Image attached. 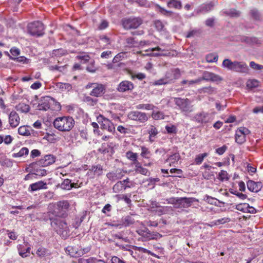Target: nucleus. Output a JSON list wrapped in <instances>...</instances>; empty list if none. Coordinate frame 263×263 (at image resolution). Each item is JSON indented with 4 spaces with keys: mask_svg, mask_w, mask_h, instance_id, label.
Wrapping results in <instances>:
<instances>
[{
    "mask_svg": "<svg viewBox=\"0 0 263 263\" xmlns=\"http://www.w3.org/2000/svg\"><path fill=\"white\" fill-rule=\"evenodd\" d=\"M218 178L221 181H223L224 180H228L229 179V178L228 177V173L227 172V171L224 170H222L220 171V172L219 173Z\"/></svg>",
    "mask_w": 263,
    "mask_h": 263,
    "instance_id": "nucleus-52",
    "label": "nucleus"
},
{
    "mask_svg": "<svg viewBox=\"0 0 263 263\" xmlns=\"http://www.w3.org/2000/svg\"><path fill=\"white\" fill-rule=\"evenodd\" d=\"M128 2L131 3H136L140 7H148L149 6L147 0H128Z\"/></svg>",
    "mask_w": 263,
    "mask_h": 263,
    "instance_id": "nucleus-43",
    "label": "nucleus"
},
{
    "mask_svg": "<svg viewBox=\"0 0 263 263\" xmlns=\"http://www.w3.org/2000/svg\"><path fill=\"white\" fill-rule=\"evenodd\" d=\"M222 67L228 70L239 73H248L249 67L245 62L232 61L229 59H225L222 63Z\"/></svg>",
    "mask_w": 263,
    "mask_h": 263,
    "instance_id": "nucleus-1",
    "label": "nucleus"
},
{
    "mask_svg": "<svg viewBox=\"0 0 263 263\" xmlns=\"http://www.w3.org/2000/svg\"><path fill=\"white\" fill-rule=\"evenodd\" d=\"M250 66L251 68L256 70H261V69H263L262 65L256 64L253 61L250 63Z\"/></svg>",
    "mask_w": 263,
    "mask_h": 263,
    "instance_id": "nucleus-63",
    "label": "nucleus"
},
{
    "mask_svg": "<svg viewBox=\"0 0 263 263\" xmlns=\"http://www.w3.org/2000/svg\"><path fill=\"white\" fill-rule=\"evenodd\" d=\"M174 102L185 114L190 113L193 110V106L191 105V101L187 98H174Z\"/></svg>",
    "mask_w": 263,
    "mask_h": 263,
    "instance_id": "nucleus-5",
    "label": "nucleus"
},
{
    "mask_svg": "<svg viewBox=\"0 0 263 263\" xmlns=\"http://www.w3.org/2000/svg\"><path fill=\"white\" fill-rule=\"evenodd\" d=\"M76 187V184L72 183L71 180L68 179H64L63 182L61 184V187L64 190H69L72 187Z\"/></svg>",
    "mask_w": 263,
    "mask_h": 263,
    "instance_id": "nucleus-31",
    "label": "nucleus"
},
{
    "mask_svg": "<svg viewBox=\"0 0 263 263\" xmlns=\"http://www.w3.org/2000/svg\"><path fill=\"white\" fill-rule=\"evenodd\" d=\"M141 156L146 159H148L151 156V152L147 148L145 147H141Z\"/></svg>",
    "mask_w": 263,
    "mask_h": 263,
    "instance_id": "nucleus-55",
    "label": "nucleus"
},
{
    "mask_svg": "<svg viewBox=\"0 0 263 263\" xmlns=\"http://www.w3.org/2000/svg\"><path fill=\"white\" fill-rule=\"evenodd\" d=\"M208 156L206 153L198 155L195 158V162L197 164H200L203 161L204 158Z\"/></svg>",
    "mask_w": 263,
    "mask_h": 263,
    "instance_id": "nucleus-57",
    "label": "nucleus"
},
{
    "mask_svg": "<svg viewBox=\"0 0 263 263\" xmlns=\"http://www.w3.org/2000/svg\"><path fill=\"white\" fill-rule=\"evenodd\" d=\"M152 117L154 120H162L164 119L163 112L160 111H153Z\"/></svg>",
    "mask_w": 263,
    "mask_h": 263,
    "instance_id": "nucleus-45",
    "label": "nucleus"
},
{
    "mask_svg": "<svg viewBox=\"0 0 263 263\" xmlns=\"http://www.w3.org/2000/svg\"><path fill=\"white\" fill-rule=\"evenodd\" d=\"M237 41L245 42L249 45H260L261 44V41L256 37L241 36L239 37V39Z\"/></svg>",
    "mask_w": 263,
    "mask_h": 263,
    "instance_id": "nucleus-23",
    "label": "nucleus"
},
{
    "mask_svg": "<svg viewBox=\"0 0 263 263\" xmlns=\"http://www.w3.org/2000/svg\"><path fill=\"white\" fill-rule=\"evenodd\" d=\"M143 23L140 17H130L124 18L122 21L123 28L125 29H136Z\"/></svg>",
    "mask_w": 263,
    "mask_h": 263,
    "instance_id": "nucleus-8",
    "label": "nucleus"
},
{
    "mask_svg": "<svg viewBox=\"0 0 263 263\" xmlns=\"http://www.w3.org/2000/svg\"><path fill=\"white\" fill-rule=\"evenodd\" d=\"M16 107L17 110H20L22 112H28L30 110L29 106L24 103L19 104Z\"/></svg>",
    "mask_w": 263,
    "mask_h": 263,
    "instance_id": "nucleus-44",
    "label": "nucleus"
},
{
    "mask_svg": "<svg viewBox=\"0 0 263 263\" xmlns=\"http://www.w3.org/2000/svg\"><path fill=\"white\" fill-rule=\"evenodd\" d=\"M218 59V55L214 54H209L205 57L206 61L208 63L216 62L217 61Z\"/></svg>",
    "mask_w": 263,
    "mask_h": 263,
    "instance_id": "nucleus-51",
    "label": "nucleus"
},
{
    "mask_svg": "<svg viewBox=\"0 0 263 263\" xmlns=\"http://www.w3.org/2000/svg\"><path fill=\"white\" fill-rule=\"evenodd\" d=\"M113 192L115 193H120L123 191H125L124 186L122 181H118L112 187Z\"/></svg>",
    "mask_w": 263,
    "mask_h": 263,
    "instance_id": "nucleus-37",
    "label": "nucleus"
},
{
    "mask_svg": "<svg viewBox=\"0 0 263 263\" xmlns=\"http://www.w3.org/2000/svg\"><path fill=\"white\" fill-rule=\"evenodd\" d=\"M197 201H198V200L193 197H179L176 208H187L191 206L193 202Z\"/></svg>",
    "mask_w": 263,
    "mask_h": 263,
    "instance_id": "nucleus-13",
    "label": "nucleus"
},
{
    "mask_svg": "<svg viewBox=\"0 0 263 263\" xmlns=\"http://www.w3.org/2000/svg\"><path fill=\"white\" fill-rule=\"evenodd\" d=\"M18 250L19 254L22 257H26L29 255L30 248L29 247L24 246L23 245H19L18 246Z\"/></svg>",
    "mask_w": 263,
    "mask_h": 263,
    "instance_id": "nucleus-30",
    "label": "nucleus"
},
{
    "mask_svg": "<svg viewBox=\"0 0 263 263\" xmlns=\"http://www.w3.org/2000/svg\"><path fill=\"white\" fill-rule=\"evenodd\" d=\"M92 171L95 174H97L98 176H100L102 174L103 168L100 164H98L92 166Z\"/></svg>",
    "mask_w": 263,
    "mask_h": 263,
    "instance_id": "nucleus-56",
    "label": "nucleus"
},
{
    "mask_svg": "<svg viewBox=\"0 0 263 263\" xmlns=\"http://www.w3.org/2000/svg\"><path fill=\"white\" fill-rule=\"evenodd\" d=\"M229 191L231 194L235 195L241 200H244L247 198V195L242 193H239L237 191L234 190L233 189H230Z\"/></svg>",
    "mask_w": 263,
    "mask_h": 263,
    "instance_id": "nucleus-53",
    "label": "nucleus"
},
{
    "mask_svg": "<svg viewBox=\"0 0 263 263\" xmlns=\"http://www.w3.org/2000/svg\"><path fill=\"white\" fill-rule=\"evenodd\" d=\"M55 157L51 154L45 155L37 162L42 167H45L53 164L55 161Z\"/></svg>",
    "mask_w": 263,
    "mask_h": 263,
    "instance_id": "nucleus-20",
    "label": "nucleus"
},
{
    "mask_svg": "<svg viewBox=\"0 0 263 263\" xmlns=\"http://www.w3.org/2000/svg\"><path fill=\"white\" fill-rule=\"evenodd\" d=\"M248 189L252 192L257 193L262 188V183L261 182H255L249 180L247 182Z\"/></svg>",
    "mask_w": 263,
    "mask_h": 263,
    "instance_id": "nucleus-22",
    "label": "nucleus"
},
{
    "mask_svg": "<svg viewBox=\"0 0 263 263\" xmlns=\"http://www.w3.org/2000/svg\"><path fill=\"white\" fill-rule=\"evenodd\" d=\"M235 141L239 144L243 143L246 141V136L242 134L240 132L236 130L235 134Z\"/></svg>",
    "mask_w": 263,
    "mask_h": 263,
    "instance_id": "nucleus-38",
    "label": "nucleus"
},
{
    "mask_svg": "<svg viewBox=\"0 0 263 263\" xmlns=\"http://www.w3.org/2000/svg\"><path fill=\"white\" fill-rule=\"evenodd\" d=\"M136 168L135 171L137 173H139L141 174L147 176L148 175L149 172L148 170L146 168L142 167L139 162H137V163L135 164Z\"/></svg>",
    "mask_w": 263,
    "mask_h": 263,
    "instance_id": "nucleus-35",
    "label": "nucleus"
},
{
    "mask_svg": "<svg viewBox=\"0 0 263 263\" xmlns=\"http://www.w3.org/2000/svg\"><path fill=\"white\" fill-rule=\"evenodd\" d=\"M259 82L256 80H249L247 82V86L249 88H254L258 87Z\"/></svg>",
    "mask_w": 263,
    "mask_h": 263,
    "instance_id": "nucleus-49",
    "label": "nucleus"
},
{
    "mask_svg": "<svg viewBox=\"0 0 263 263\" xmlns=\"http://www.w3.org/2000/svg\"><path fill=\"white\" fill-rule=\"evenodd\" d=\"M11 59H13L14 60L16 61V62L19 63H22L23 64H27L29 62L30 60L26 58L25 57L22 56L19 57L18 58H12L10 57Z\"/></svg>",
    "mask_w": 263,
    "mask_h": 263,
    "instance_id": "nucleus-59",
    "label": "nucleus"
},
{
    "mask_svg": "<svg viewBox=\"0 0 263 263\" xmlns=\"http://www.w3.org/2000/svg\"><path fill=\"white\" fill-rule=\"evenodd\" d=\"M74 120L70 116H63L55 118L53 121L54 127L62 132H69L74 126Z\"/></svg>",
    "mask_w": 263,
    "mask_h": 263,
    "instance_id": "nucleus-4",
    "label": "nucleus"
},
{
    "mask_svg": "<svg viewBox=\"0 0 263 263\" xmlns=\"http://www.w3.org/2000/svg\"><path fill=\"white\" fill-rule=\"evenodd\" d=\"M86 88H92V90L90 92V95L96 97H100L102 96L105 92L106 87L104 85L98 83H88Z\"/></svg>",
    "mask_w": 263,
    "mask_h": 263,
    "instance_id": "nucleus-7",
    "label": "nucleus"
},
{
    "mask_svg": "<svg viewBox=\"0 0 263 263\" xmlns=\"http://www.w3.org/2000/svg\"><path fill=\"white\" fill-rule=\"evenodd\" d=\"M168 8L180 9L182 7L181 2L178 0H170L167 3Z\"/></svg>",
    "mask_w": 263,
    "mask_h": 263,
    "instance_id": "nucleus-32",
    "label": "nucleus"
},
{
    "mask_svg": "<svg viewBox=\"0 0 263 263\" xmlns=\"http://www.w3.org/2000/svg\"><path fill=\"white\" fill-rule=\"evenodd\" d=\"M49 217L51 214L55 217H65L69 207V204L67 200L58 201L54 204L49 205Z\"/></svg>",
    "mask_w": 263,
    "mask_h": 263,
    "instance_id": "nucleus-2",
    "label": "nucleus"
},
{
    "mask_svg": "<svg viewBox=\"0 0 263 263\" xmlns=\"http://www.w3.org/2000/svg\"><path fill=\"white\" fill-rule=\"evenodd\" d=\"M249 208V204L248 203H239L236 205L235 209L242 212H247L248 209Z\"/></svg>",
    "mask_w": 263,
    "mask_h": 263,
    "instance_id": "nucleus-46",
    "label": "nucleus"
},
{
    "mask_svg": "<svg viewBox=\"0 0 263 263\" xmlns=\"http://www.w3.org/2000/svg\"><path fill=\"white\" fill-rule=\"evenodd\" d=\"M152 104H139L136 106L137 109L153 110L155 108Z\"/></svg>",
    "mask_w": 263,
    "mask_h": 263,
    "instance_id": "nucleus-40",
    "label": "nucleus"
},
{
    "mask_svg": "<svg viewBox=\"0 0 263 263\" xmlns=\"http://www.w3.org/2000/svg\"><path fill=\"white\" fill-rule=\"evenodd\" d=\"M66 51L62 48L53 50L52 52V56H61L66 53Z\"/></svg>",
    "mask_w": 263,
    "mask_h": 263,
    "instance_id": "nucleus-60",
    "label": "nucleus"
},
{
    "mask_svg": "<svg viewBox=\"0 0 263 263\" xmlns=\"http://www.w3.org/2000/svg\"><path fill=\"white\" fill-rule=\"evenodd\" d=\"M215 5V3L214 2L202 4L198 7L197 12L201 13H208L214 9Z\"/></svg>",
    "mask_w": 263,
    "mask_h": 263,
    "instance_id": "nucleus-21",
    "label": "nucleus"
},
{
    "mask_svg": "<svg viewBox=\"0 0 263 263\" xmlns=\"http://www.w3.org/2000/svg\"><path fill=\"white\" fill-rule=\"evenodd\" d=\"M47 250L43 247H40L36 251V254L39 257H43L47 254Z\"/></svg>",
    "mask_w": 263,
    "mask_h": 263,
    "instance_id": "nucleus-64",
    "label": "nucleus"
},
{
    "mask_svg": "<svg viewBox=\"0 0 263 263\" xmlns=\"http://www.w3.org/2000/svg\"><path fill=\"white\" fill-rule=\"evenodd\" d=\"M76 58L81 61L82 63H85L88 62L90 60V57L87 54L77 55Z\"/></svg>",
    "mask_w": 263,
    "mask_h": 263,
    "instance_id": "nucleus-58",
    "label": "nucleus"
},
{
    "mask_svg": "<svg viewBox=\"0 0 263 263\" xmlns=\"http://www.w3.org/2000/svg\"><path fill=\"white\" fill-rule=\"evenodd\" d=\"M39 163L37 161L30 163L28 167L26 168L27 172H33V174L40 177L45 176L47 174V171L46 170L43 168H38Z\"/></svg>",
    "mask_w": 263,
    "mask_h": 263,
    "instance_id": "nucleus-12",
    "label": "nucleus"
},
{
    "mask_svg": "<svg viewBox=\"0 0 263 263\" xmlns=\"http://www.w3.org/2000/svg\"><path fill=\"white\" fill-rule=\"evenodd\" d=\"M95 61L94 60H92L90 64L87 66L86 70L89 72L94 73L95 72L97 69L94 65Z\"/></svg>",
    "mask_w": 263,
    "mask_h": 263,
    "instance_id": "nucleus-61",
    "label": "nucleus"
},
{
    "mask_svg": "<svg viewBox=\"0 0 263 263\" xmlns=\"http://www.w3.org/2000/svg\"><path fill=\"white\" fill-rule=\"evenodd\" d=\"M200 83V79H196L194 80H183L180 82L181 86L186 85L187 87H190L195 84Z\"/></svg>",
    "mask_w": 263,
    "mask_h": 263,
    "instance_id": "nucleus-41",
    "label": "nucleus"
},
{
    "mask_svg": "<svg viewBox=\"0 0 263 263\" xmlns=\"http://www.w3.org/2000/svg\"><path fill=\"white\" fill-rule=\"evenodd\" d=\"M124 186V190L127 188H131L134 186L135 183L133 181H130L128 178L122 181Z\"/></svg>",
    "mask_w": 263,
    "mask_h": 263,
    "instance_id": "nucleus-50",
    "label": "nucleus"
},
{
    "mask_svg": "<svg viewBox=\"0 0 263 263\" xmlns=\"http://www.w3.org/2000/svg\"><path fill=\"white\" fill-rule=\"evenodd\" d=\"M134 88V84L129 81H123L120 82L117 88V90L120 92L132 91Z\"/></svg>",
    "mask_w": 263,
    "mask_h": 263,
    "instance_id": "nucleus-17",
    "label": "nucleus"
},
{
    "mask_svg": "<svg viewBox=\"0 0 263 263\" xmlns=\"http://www.w3.org/2000/svg\"><path fill=\"white\" fill-rule=\"evenodd\" d=\"M29 154V149L27 147H23L22 148L18 153H13L12 154V157L16 158V157H22L25 156H27Z\"/></svg>",
    "mask_w": 263,
    "mask_h": 263,
    "instance_id": "nucleus-36",
    "label": "nucleus"
},
{
    "mask_svg": "<svg viewBox=\"0 0 263 263\" xmlns=\"http://www.w3.org/2000/svg\"><path fill=\"white\" fill-rule=\"evenodd\" d=\"M51 226L63 238L66 239L69 234V229L63 219L58 217H49Z\"/></svg>",
    "mask_w": 263,
    "mask_h": 263,
    "instance_id": "nucleus-3",
    "label": "nucleus"
},
{
    "mask_svg": "<svg viewBox=\"0 0 263 263\" xmlns=\"http://www.w3.org/2000/svg\"><path fill=\"white\" fill-rule=\"evenodd\" d=\"M147 133L149 134V141L151 142H153L155 141L156 136L158 134L157 129L154 125H151L148 126Z\"/></svg>",
    "mask_w": 263,
    "mask_h": 263,
    "instance_id": "nucleus-26",
    "label": "nucleus"
},
{
    "mask_svg": "<svg viewBox=\"0 0 263 263\" xmlns=\"http://www.w3.org/2000/svg\"><path fill=\"white\" fill-rule=\"evenodd\" d=\"M53 101V99L49 96L42 97L37 106V109L39 110L46 111L50 108Z\"/></svg>",
    "mask_w": 263,
    "mask_h": 263,
    "instance_id": "nucleus-14",
    "label": "nucleus"
},
{
    "mask_svg": "<svg viewBox=\"0 0 263 263\" xmlns=\"http://www.w3.org/2000/svg\"><path fill=\"white\" fill-rule=\"evenodd\" d=\"M97 119L98 121H101L102 122V126L104 129H107L108 132L112 133L115 132V127L112 123L108 119L105 118L102 115H100Z\"/></svg>",
    "mask_w": 263,
    "mask_h": 263,
    "instance_id": "nucleus-18",
    "label": "nucleus"
},
{
    "mask_svg": "<svg viewBox=\"0 0 263 263\" xmlns=\"http://www.w3.org/2000/svg\"><path fill=\"white\" fill-rule=\"evenodd\" d=\"M127 117L131 120L135 121L140 123L146 122L149 119V117L146 113L138 110L130 111L127 115Z\"/></svg>",
    "mask_w": 263,
    "mask_h": 263,
    "instance_id": "nucleus-10",
    "label": "nucleus"
},
{
    "mask_svg": "<svg viewBox=\"0 0 263 263\" xmlns=\"http://www.w3.org/2000/svg\"><path fill=\"white\" fill-rule=\"evenodd\" d=\"M168 84L173 83L180 77V71L178 68L171 69L166 71L164 76Z\"/></svg>",
    "mask_w": 263,
    "mask_h": 263,
    "instance_id": "nucleus-15",
    "label": "nucleus"
},
{
    "mask_svg": "<svg viewBox=\"0 0 263 263\" xmlns=\"http://www.w3.org/2000/svg\"><path fill=\"white\" fill-rule=\"evenodd\" d=\"M33 131V130L30 127L27 126H22L18 128V133L24 136L31 135V132Z\"/></svg>",
    "mask_w": 263,
    "mask_h": 263,
    "instance_id": "nucleus-28",
    "label": "nucleus"
},
{
    "mask_svg": "<svg viewBox=\"0 0 263 263\" xmlns=\"http://www.w3.org/2000/svg\"><path fill=\"white\" fill-rule=\"evenodd\" d=\"M56 87L61 91H69L72 89L71 84L66 83L59 82L56 84Z\"/></svg>",
    "mask_w": 263,
    "mask_h": 263,
    "instance_id": "nucleus-34",
    "label": "nucleus"
},
{
    "mask_svg": "<svg viewBox=\"0 0 263 263\" xmlns=\"http://www.w3.org/2000/svg\"><path fill=\"white\" fill-rule=\"evenodd\" d=\"M135 215H130L125 216L122 219V226L124 227H128L130 225L133 224L135 222V219L134 218Z\"/></svg>",
    "mask_w": 263,
    "mask_h": 263,
    "instance_id": "nucleus-27",
    "label": "nucleus"
},
{
    "mask_svg": "<svg viewBox=\"0 0 263 263\" xmlns=\"http://www.w3.org/2000/svg\"><path fill=\"white\" fill-rule=\"evenodd\" d=\"M170 173L172 174L175 173L176 174V176H171V175H166L164 176L166 177H181V175L182 174V171L180 169L178 168H171L170 171Z\"/></svg>",
    "mask_w": 263,
    "mask_h": 263,
    "instance_id": "nucleus-48",
    "label": "nucleus"
},
{
    "mask_svg": "<svg viewBox=\"0 0 263 263\" xmlns=\"http://www.w3.org/2000/svg\"><path fill=\"white\" fill-rule=\"evenodd\" d=\"M46 182L43 181H39L30 184L28 190L30 192H34L42 189H47Z\"/></svg>",
    "mask_w": 263,
    "mask_h": 263,
    "instance_id": "nucleus-24",
    "label": "nucleus"
},
{
    "mask_svg": "<svg viewBox=\"0 0 263 263\" xmlns=\"http://www.w3.org/2000/svg\"><path fill=\"white\" fill-rule=\"evenodd\" d=\"M155 9L157 11L160 13L161 14L169 17L172 16L173 13L172 11H168L162 8L160 5L156 4L155 5Z\"/></svg>",
    "mask_w": 263,
    "mask_h": 263,
    "instance_id": "nucleus-33",
    "label": "nucleus"
},
{
    "mask_svg": "<svg viewBox=\"0 0 263 263\" xmlns=\"http://www.w3.org/2000/svg\"><path fill=\"white\" fill-rule=\"evenodd\" d=\"M180 158L179 154L175 153L170 155L166 160V162H170V165H171V163H174L175 162H177L179 160Z\"/></svg>",
    "mask_w": 263,
    "mask_h": 263,
    "instance_id": "nucleus-39",
    "label": "nucleus"
},
{
    "mask_svg": "<svg viewBox=\"0 0 263 263\" xmlns=\"http://www.w3.org/2000/svg\"><path fill=\"white\" fill-rule=\"evenodd\" d=\"M136 232L139 235L143 237L145 240L158 239L162 237V235L159 233L151 232L147 228H144L143 229H139Z\"/></svg>",
    "mask_w": 263,
    "mask_h": 263,
    "instance_id": "nucleus-11",
    "label": "nucleus"
},
{
    "mask_svg": "<svg viewBox=\"0 0 263 263\" xmlns=\"http://www.w3.org/2000/svg\"><path fill=\"white\" fill-rule=\"evenodd\" d=\"M224 13L227 15L234 17H238L240 14V12L239 11L234 9H231L226 11Z\"/></svg>",
    "mask_w": 263,
    "mask_h": 263,
    "instance_id": "nucleus-42",
    "label": "nucleus"
},
{
    "mask_svg": "<svg viewBox=\"0 0 263 263\" xmlns=\"http://www.w3.org/2000/svg\"><path fill=\"white\" fill-rule=\"evenodd\" d=\"M107 177L111 181L121 179L124 174L121 170H117L115 172H110L106 175Z\"/></svg>",
    "mask_w": 263,
    "mask_h": 263,
    "instance_id": "nucleus-25",
    "label": "nucleus"
},
{
    "mask_svg": "<svg viewBox=\"0 0 263 263\" xmlns=\"http://www.w3.org/2000/svg\"><path fill=\"white\" fill-rule=\"evenodd\" d=\"M126 156L128 159L134 161L135 164H136L137 162H138L137 160L138 157L137 153H134L132 152L128 151L126 153Z\"/></svg>",
    "mask_w": 263,
    "mask_h": 263,
    "instance_id": "nucleus-47",
    "label": "nucleus"
},
{
    "mask_svg": "<svg viewBox=\"0 0 263 263\" xmlns=\"http://www.w3.org/2000/svg\"><path fill=\"white\" fill-rule=\"evenodd\" d=\"M214 119L211 113L201 111L197 112L194 117V120L198 123L204 124L211 122Z\"/></svg>",
    "mask_w": 263,
    "mask_h": 263,
    "instance_id": "nucleus-9",
    "label": "nucleus"
},
{
    "mask_svg": "<svg viewBox=\"0 0 263 263\" xmlns=\"http://www.w3.org/2000/svg\"><path fill=\"white\" fill-rule=\"evenodd\" d=\"M20 122V118L15 111H12L9 115V123L12 128L17 127Z\"/></svg>",
    "mask_w": 263,
    "mask_h": 263,
    "instance_id": "nucleus-19",
    "label": "nucleus"
},
{
    "mask_svg": "<svg viewBox=\"0 0 263 263\" xmlns=\"http://www.w3.org/2000/svg\"><path fill=\"white\" fill-rule=\"evenodd\" d=\"M66 252L72 257H80L79 250L75 247L68 246L65 249Z\"/></svg>",
    "mask_w": 263,
    "mask_h": 263,
    "instance_id": "nucleus-29",
    "label": "nucleus"
},
{
    "mask_svg": "<svg viewBox=\"0 0 263 263\" xmlns=\"http://www.w3.org/2000/svg\"><path fill=\"white\" fill-rule=\"evenodd\" d=\"M44 27L41 22L36 21L29 23L27 26V31L32 36H40L44 34Z\"/></svg>",
    "mask_w": 263,
    "mask_h": 263,
    "instance_id": "nucleus-6",
    "label": "nucleus"
},
{
    "mask_svg": "<svg viewBox=\"0 0 263 263\" xmlns=\"http://www.w3.org/2000/svg\"><path fill=\"white\" fill-rule=\"evenodd\" d=\"M154 25L156 29L159 31L163 30L164 27V24L160 20H156L154 22Z\"/></svg>",
    "mask_w": 263,
    "mask_h": 263,
    "instance_id": "nucleus-62",
    "label": "nucleus"
},
{
    "mask_svg": "<svg viewBox=\"0 0 263 263\" xmlns=\"http://www.w3.org/2000/svg\"><path fill=\"white\" fill-rule=\"evenodd\" d=\"M214 91V88L211 86L203 87L200 89H199V92L200 93H207L209 94H211Z\"/></svg>",
    "mask_w": 263,
    "mask_h": 263,
    "instance_id": "nucleus-54",
    "label": "nucleus"
},
{
    "mask_svg": "<svg viewBox=\"0 0 263 263\" xmlns=\"http://www.w3.org/2000/svg\"><path fill=\"white\" fill-rule=\"evenodd\" d=\"M198 79H200V83L203 80L212 82H219L222 80V78L219 75L206 71H204L202 77Z\"/></svg>",
    "mask_w": 263,
    "mask_h": 263,
    "instance_id": "nucleus-16",
    "label": "nucleus"
}]
</instances>
